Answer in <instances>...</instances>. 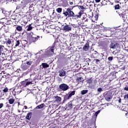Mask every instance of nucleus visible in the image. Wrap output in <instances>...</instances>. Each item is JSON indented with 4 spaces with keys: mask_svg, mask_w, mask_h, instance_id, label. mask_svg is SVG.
Segmentation results:
<instances>
[{
    "mask_svg": "<svg viewBox=\"0 0 128 128\" xmlns=\"http://www.w3.org/2000/svg\"><path fill=\"white\" fill-rule=\"evenodd\" d=\"M84 14L82 11L78 12V15H75L72 9L68 8L66 9V11L63 12V14H64V16H67V18H72L74 20H75L76 18H80L82 15Z\"/></svg>",
    "mask_w": 128,
    "mask_h": 128,
    "instance_id": "obj_1",
    "label": "nucleus"
},
{
    "mask_svg": "<svg viewBox=\"0 0 128 128\" xmlns=\"http://www.w3.org/2000/svg\"><path fill=\"white\" fill-rule=\"evenodd\" d=\"M54 50H56V46L53 44L51 47H48L45 51V54L47 56H50L54 54Z\"/></svg>",
    "mask_w": 128,
    "mask_h": 128,
    "instance_id": "obj_2",
    "label": "nucleus"
},
{
    "mask_svg": "<svg viewBox=\"0 0 128 128\" xmlns=\"http://www.w3.org/2000/svg\"><path fill=\"white\" fill-rule=\"evenodd\" d=\"M58 88L60 92H66L70 88V86L67 84L62 83L59 85Z\"/></svg>",
    "mask_w": 128,
    "mask_h": 128,
    "instance_id": "obj_3",
    "label": "nucleus"
},
{
    "mask_svg": "<svg viewBox=\"0 0 128 128\" xmlns=\"http://www.w3.org/2000/svg\"><path fill=\"white\" fill-rule=\"evenodd\" d=\"M42 36L33 34L32 36L31 40L33 42H37L38 40H42Z\"/></svg>",
    "mask_w": 128,
    "mask_h": 128,
    "instance_id": "obj_4",
    "label": "nucleus"
},
{
    "mask_svg": "<svg viewBox=\"0 0 128 128\" xmlns=\"http://www.w3.org/2000/svg\"><path fill=\"white\" fill-rule=\"evenodd\" d=\"M34 61L35 60L34 59L30 60H28V59H26L24 61V62L25 63L28 68H30L32 64H34Z\"/></svg>",
    "mask_w": 128,
    "mask_h": 128,
    "instance_id": "obj_5",
    "label": "nucleus"
},
{
    "mask_svg": "<svg viewBox=\"0 0 128 128\" xmlns=\"http://www.w3.org/2000/svg\"><path fill=\"white\" fill-rule=\"evenodd\" d=\"M64 32H70V30H72V26L66 24L63 26L62 28Z\"/></svg>",
    "mask_w": 128,
    "mask_h": 128,
    "instance_id": "obj_6",
    "label": "nucleus"
},
{
    "mask_svg": "<svg viewBox=\"0 0 128 128\" xmlns=\"http://www.w3.org/2000/svg\"><path fill=\"white\" fill-rule=\"evenodd\" d=\"M59 76L63 78V76H66V72L64 69H62L58 71Z\"/></svg>",
    "mask_w": 128,
    "mask_h": 128,
    "instance_id": "obj_7",
    "label": "nucleus"
},
{
    "mask_svg": "<svg viewBox=\"0 0 128 128\" xmlns=\"http://www.w3.org/2000/svg\"><path fill=\"white\" fill-rule=\"evenodd\" d=\"M14 48H18V46H22V40L16 39L15 41L14 44Z\"/></svg>",
    "mask_w": 128,
    "mask_h": 128,
    "instance_id": "obj_8",
    "label": "nucleus"
},
{
    "mask_svg": "<svg viewBox=\"0 0 128 128\" xmlns=\"http://www.w3.org/2000/svg\"><path fill=\"white\" fill-rule=\"evenodd\" d=\"M14 40L10 39H8L7 42H6V46L8 48H12V46H14Z\"/></svg>",
    "mask_w": 128,
    "mask_h": 128,
    "instance_id": "obj_9",
    "label": "nucleus"
},
{
    "mask_svg": "<svg viewBox=\"0 0 128 128\" xmlns=\"http://www.w3.org/2000/svg\"><path fill=\"white\" fill-rule=\"evenodd\" d=\"M118 46L120 44L118 43H112L110 46V48L116 49L118 48Z\"/></svg>",
    "mask_w": 128,
    "mask_h": 128,
    "instance_id": "obj_10",
    "label": "nucleus"
},
{
    "mask_svg": "<svg viewBox=\"0 0 128 128\" xmlns=\"http://www.w3.org/2000/svg\"><path fill=\"white\" fill-rule=\"evenodd\" d=\"M90 50V44H88V42L84 45L83 47V50H84V52H88V50Z\"/></svg>",
    "mask_w": 128,
    "mask_h": 128,
    "instance_id": "obj_11",
    "label": "nucleus"
},
{
    "mask_svg": "<svg viewBox=\"0 0 128 128\" xmlns=\"http://www.w3.org/2000/svg\"><path fill=\"white\" fill-rule=\"evenodd\" d=\"M28 68V65H26L25 62H24V64H22L21 65V70H26Z\"/></svg>",
    "mask_w": 128,
    "mask_h": 128,
    "instance_id": "obj_12",
    "label": "nucleus"
},
{
    "mask_svg": "<svg viewBox=\"0 0 128 128\" xmlns=\"http://www.w3.org/2000/svg\"><path fill=\"white\" fill-rule=\"evenodd\" d=\"M14 90L15 92H16L18 94H20V92H22V88H20V87H18V86L15 88Z\"/></svg>",
    "mask_w": 128,
    "mask_h": 128,
    "instance_id": "obj_13",
    "label": "nucleus"
},
{
    "mask_svg": "<svg viewBox=\"0 0 128 128\" xmlns=\"http://www.w3.org/2000/svg\"><path fill=\"white\" fill-rule=\"evenodd\" d=\"M30 84H32V79H26V86H30Z\"/></svg>",
    "mask_w": 128,
    "mask_h": 128,
    "instance_id": "obj_14",
    "label": "nucleus"
},
{
    "mask_svg": "<svg viewBox=\"0 0 128 128\" xmlns=\"http://www.w3.org/2000/svg\"><path fill=\"white\" fill-rule=\"evenodd\" d=\"M76 94V91L75 90H73L72 92H69L67 94H68V96H69V98H72V96H74V94Z\"/></svg>",
    "mask_w": 128,
    "mask_h": 128,
    "instance_id": "obj_15",
    "label": "nucleus"
},
{
    "mask_svg": "<svg viewBox=\"0 0 128 128\" xmlns=\"http://www.w3.org/2000/svg\"><path fill=\"white\" fill-rule=\"evenodd\" d=\"M66 106L67 108H72V102H68V104H66Z\"/></svg>",
    "mask_w": 128,
    "mask_h": 128,
    "instance_id": "obj_16",
    "label": "nucleus"
},
{
    "mask_svg": "<svg viewBox=\"0 0 128 128\" xmlns=\"http://www.w3.org/2000/svg\"><path fill=\"white\" fill-rule=\"evenodd\" d=\"M16 30L18 32H22V26L16 25Z\"/></svg>",
    "mask_w": 128,
    "mask_h": 128,
    "instance_id": "obj_17",
    "label": "nucleus"
},
{
    "mask_svg": "<svg viewBox=\"0 0 128 128\" xmlns=\"http://www.w3.org/2000/svg\"><path fill=\"white\" fill-rule=\"evenodd\" d=\"M2 28L4 32H10V28H8V26H4L2 27Z\"/></svg>",
    "mask_w": 128,
    "mask_h": 128,
    "instance_id": "obj_18",
    "label": "nucleus"
},
{
    "mask_svg": "<svg viewBox=\"0 0 128 128\" xmlns=\"http://www.w3.org/2000/svg\"><path fill=\"white\" fill-rule=\"evenodd\" d=\"M55 102H57L58 104H60V102H62V98L58 96H56L55 97Z\"/></svg>",
    "mask_w": 128,
    "mask_h": 128,
    "instance_id": "obj_19",
    "label": "nucleus"
},
{
    "mask_svg": "<svg viewBox=\"0 0 128 128\" xmlns=\"http://www.w3.org/2000/svg\"><path fill=\"white\" fill-rule=\"evenodd\" d=\"M32 112H28L26 117V118L27 120H30V118H32Z\"/></svg>",
    "mask_w": 128,
    "mask_h": 128,
    "instance_id": "obj_20",
    "label": "nucleus"
},
{
    "mask_svg": "<svg viewBox=\"0 0 128 128\" xmlns=\"http://www.w3.org/2000/svg\"><path fill=\"white\" fill-rule=\"evenodd\" d=\"M40 66H42L43 68H47L50 66V65L46 63H42Z\"/></svg>",
    "mask_w": 128,
    "mask_h": 128,
    "instance_id": "obj_21",
    "label": "nucleus"
},
{
    "mask_svg": "<svg viewBox=\"0 0 128 128\" xmlns=\"http://www.w3.org/2000/svg\"><path fill=\"white\" fill-rule=\"evenodd\" d=\"M16 8V10H20H20H22V9L24 8V6H22V4H19L18 5Z\"/></svg>",
    "mask_w": 128,
    "mask_h": 128,
    "instance_id": "obj_22",
    "label": "nucleus"
},
{
    "mask_svg": "<svg viewBox=\"0 0 128 128\" xmlns=\"http://www.w3.org/2000/svg\"><path fill=\"white\" fill-rule=\"evenodd\" d=\"M70 98L68 94L64 96L63 102H66V100H70Z\"/></svg>",
    "mask_w": 128,
    "mask_h": 128,
    "instance_id": "obj_23",
    "label": "nucleus"
},
{
    "mask_svg": "<svg viewBox=\"0 0 128 128\" xmlns=\"http://www.w3.org/2000/svg\"><path fill=\"white\" fill-rule=\"evenodd\" d=\"M4 46L2 45H0V56H2V54L4 52Z\"/></svg>",
    "mask_w": 128,
    "mask_h": 128,
    "instance_id": "obj_24",
    "label": "nucleus"
},
{
    "mask_svg": "<svg viewBox=\"0 0 128 128\" xmlns=\"http://www.w3.org/2000/svg\"><path fill=\"white\" fill-rule=\"evenodd\" d=\"M26 56H24L25 58H30V56H32V53H30V52H26Z\"/></svg>",
    "mask_w": 128,
    "mask_h": 128,
    "instance_id": "obj_25",
    "label": "nucleus"
},
{
    "mask_svg": "<svg viewBox=\"0 0 128 128\" xmlns=\"http://www.w3.org/2000/svg\"><path fill=\"white\" fill-rule=\"evenodd\" d=\"M44 104H42L36 107V108H37V110H40V108H44Z\"/></svg>",
    "mask_w": 128,
    "mask_h": 128,
    "instance_id": "obj_26",
    "label": "nucleus"
},
{
    "mask_svg": "<svg viewBox=\"0 0 128 128\" xmlns=\"http://www.w3.org/2000/svg\"><path fill=\"white\" fill-rule=\"evenodd\" d=\"M14 102V98H11L8 100V103L10 104H12Z\"/></svg>",
    "mask_w": 128,
    "mask_h": 128,
    "instance_id": "obj_27",
    "label": "nucleus"
},
{
    "mask_svg": "<svg viewBox=\"0 0 128 128\" xmlns=\"http://www.w3.org/2000/svg\"><path fill=\"white\" fill-rule=\"evenodd\" d=\"M32 30V26L31 24H30L29 26H28V28L26 29V30L30 32V30Z\"/></svg>",
    "mask_w": 128,
    "mask_h": 128,
    "instance_id": "obj_28",
    "label": "nucleus"
},
{
    "mask_svg": "<svg viewBox=\"0 0 128 128\" xmlns=\"http://www.w3.org/2000/svg\"><path fill=\"white\" fill-rule=\"evenodd\" d=\"M56 11L57 12H58V14H60V12H62V8H58L56 10Z\"/></svg>",
    "mask_w": 128,
    "mask_h": 128,
    "instance_id": "obj_29",
    "label": "nucleus"
},
{
    "mask_svg": "<svg viewBox=\"0 0 128 128\" xmlns=\"http://www.w3.org/2000/svg\"><path fill=\"white\" fill-rule=\"evenodd\" d=\"M2 58H4V60H6V54L5 53L2 52Z\"/></svg>",
    "mask_w": 128,
    "mask_h": 128,
    "instance_id": "obj_30",
    "label": "nucleus"
},
{
    "mask_svg": "<svg viewBox=\"0 0 128 128\" xmlns=\"http://www.w3.org/2000/svg\"><path fill=\"white\" fill-rule=\"evenodd\" d=\"M88 90H82L81 91V94H88Z\"/></svg>",
    "mask_w": 128,
    "mask_h": 128,
    "instance_id": "obj_31",
    "label": "nucleus"
},
{
    "mask_svg": "<svg viewBox=\"0 0 128 128\" xmlns=\"http://www.w3.org/2000/svg\"><path fill=\"white\" fill-rule=\"evenodd\" d=\"M103 90H104L102 88H99L97 90V92H98V94H100V92H103Z\"/></svg>",
    "mask_w": 128,
    "mask_h": 128,
    "instance_id": "obj_32",
    "label": "nucleus"
},
{
    "mask_svg": "<svg viewBox=\"0 0 128 128\" xmlns=\"http://www.w3.org/2000/svg\"><path fill=\"white\" fill-rule=\"evenodd\" d=\"M2 90L3 92H8V87H5Z\"/></svg>",
    "mask_w": 128,
    "mask_h": 128,
    "instance_id": "obj_33",
    "label": "nucleus"
},
{
    "mask_svg": "<svg viewBox=\"0 0 128 128\" xmlns=\"http://www.w3.org/2000/svg\"><path fill=\"white\" fill-rule=\"evenodd\" d=\"M94 62H96V64H98L100 62V60L98 59H94Z\"/></svg>",
    "mask_w": 128,
    "mask_h": 128,
    "instance_id": "obj_34",
    "label": "nucleus"
},
{
    "mask_svg": "<svg viewBox=\"0 0 128 128\" xmlns=\"http://www.w3.org/2000/svg\"><path fill=\"white\" fill-rule=\"evenodd\" d=\"M26 80L24 81L21 82H20L21 86H24L26 87Z\"/></svg>",
    "mask_w": 128,
    "mask_h": 128,
    "instance_id": "obj_35",
    "label": "nucleus"
},
{
    "mask_svg": "<svg viewBox=\"0 0 128 128\" xmlns=\"http://www.w3.org/2000/svg\"><path fill=\"white\" fill-rule=\"evenodd\" d=\"M92 78H90L87 80L86 82L88 84H92Z\"/></svg>",
    "mask_w": 128,
    "mask_h": 128,
    "instance_id": "obj_36",
    "label": "nucleus"
},
{
    "mask_svg": "<svg viewBox=\"0 0 128 128\" xmlns=\"http://www.w3.org/2000/svg\"><path fill=\"white\" fill-rule=\"evenodd\" d=\"M76 80H77L78 82H82V77L78 78H76Z\"/></svg>",
    "mask_w": 128,
    "mask_h": 128,
    "instance_id": "obj_37",
    "label": "nucleus"
},
{
    "mask_svg": "<svg viewBox=\"0 0 128 128\" xmlns=\"http://www.w3.org/2000/svg\"><path fill=\"white\" fill-rule=\"evenodd\" d=\"M16 16L13 15L12 16L10 17V20H16Z\"/></svg>",
    "mask_w": 128,
    "mask_h": 128,
    "instance_id": "obj_38",
    "label": "nucleus"
},
{
    "mask_svg": "<svg viewBox=\"0 0 128 128\" xmlns=\"http://www.w3.org/2000/svg\"><path fill=\"white\" fill-rule=\"evenodd\" d=\"M115 10H120V4H118L114 6Z\"/></svg>",
    "mask_w": 128,
    "mask_h": 128,
    "instance_id": "obj_39",
    "label": "nucleus"
},
{
    "mask_svg": "<svg viewBox=\"0 0 128 128\" xmlns=\"http://www.w3.org/2000/svg\"><path fill=\"white\" fill-rule=\"evenodd\" d=\"M108 60H109V62H112V60H114V57H112V56L108 57Z\"/></svg>",
    "mask_w": 128,
    "mask_h": 128,
    "instance_id": "obj_40",
    "label": "nucleus"
},
{
    "mask_svg": "<svg viewBox=\"0 0 128 128\" xmlns=\"http://www.w3.org/2000/svg\"><path fill=\"white\" fill-rule=\"evenodd\" d=\"M100 110H98L96 112L94 116H98V114H100Z\"/></svg>",
    "mask_w": 128,
    "mask_h": 128,
    "instance_id": "obj_41",
    "label": "nucleus"
},
{
    "mask_svg": "<svg viewBox=\"0 0 128 128\" xmlns=\"http://www.w3.org/2000/svg\"><path fill=\"white\" fill-rule=\"evenodd\" d=\"M4 96V92H2V91L0 90V98Z\"/></svg>",
    "mask_w": 128,
    "mask_h": 128,
    "instance_id": "obj_42",
    "label": "nucleus"
},
{
    "mask_svg": "<svg viewBox=\"0 0 128 128\" xmlns=\"http://www.w3.org/2000/svg\"><path fill=\"white\" fill-rule=\"evenodd\" d=\"M30 72V70H28L26 72H24L23 74L24 76H26V74H28Z\"/></svg>",
    "mask_w": 128,
    "mask_h": 128,
    "instance_id": "obj_43",
    "label": "nucleus"
},
{
    "mask_svg": "<svg viewBox=\"0 0 128 128\" xmlns=\"http://www.w3.org/2000/svg\"><path fill=\"white\" fill-rule=\"evenodd\" d=\"M8 66H10V64L8 63L4 64V66H5L6 68H8Z\"/></svg>",
    "mask_w": 128,
    "mask_h": 128,
    "instance_id": "obj_44",
    "label": "nucleus"
},
{
    "mask_svg": "<svg viewBox=\"0 0 128 128\" xmlns=\"http://www.w3.org/2000/svg\"><path fill=\"white\" fill-rule=\"evenodd\" d=\"M124 100H128V94L124 95Z\"/></svg>",
    "mask_w": 128,
    "mask_h": 128,
    "instance_id": "obj_45",
    "label": "nucleus"
},
{
    "mask_svg": "<svg viewBox=\"0 0 128 128\" xmlns=\"http://www.w3.org/2000/svg\"><path fill=\"white\" fill-rule=\"evenodd\" d=\"M32 6H34V4H31L30 6V7H29V8H30V10H32V9H30V8H32Z\"/></svg>",
    "mask_w": 128,
    "mask_h": 128,
    "instance_id": "obj_46",
    "label": "nucleus"
},
{
    "mask_svg": "<svg viewBox=\"0 0 128 128\" xmlns=\"http://www.w3.org/2000/svg\"><path fill=\"white\" fill-rule=\"evenodd\" d=\"M2 13L4 14H6V10H4V9H2Z\"/></svg>",
    "mask_w": 128,
    "mask_h": 128,
    "instance_id": "obj_47",
    "label": "nucleus"
},
{
    "mask_svg": "<svg viewBox=\"0 0 128 128\" xmlns=\"http://www.w3.org/2000/svg\"><path fill=\"white\" fill-rule=\"evenodd\" d=\"M4 107V104L2 103H0V108H2Z\"/></svg>",
    "mask_w": 128,
    "mask_h": 128,
    "instance_id": "obj_48",
    "label": "nucleus"
},
{
    "mask_svg": "<svg viewBox=\"0 0 128 128\" xmlns=\"http://www.w3.org/2000/svg\"><path fill=\"white\" fill-rule=\"evenodd\" d=\"M57 80H58V82H62V78H60V77H58L57 78Z\"/></svg>",
    "mask_w": 128,
    "mask_h": 128,
    "instance_id": "obj_49",
    "label": "nucleus"
},
{
    "mask_svg": "<svg viewBox=\"0 0 128 128\" xmlns=\"http://www.w3.org/2000/svg\"><path fill=\"white\" fill-rule=\"evenodd\" d=\"M124 90H128V86H126L125 88H124Z\"/></svg>",
    "mask_w": 128,
    "mask_h": 128,
    "instance_id": "obj_50",
    "label": "nucleus"
},
{
    "mask_svg": "<svg viewBox=\"0 0 128 128\" xmlns=\"http://www.w3.org/2000/svg\"><path fill=\"white\" fill-rule=\"evenodd\" d=\"M79 6L80 7V8H81L82 10H84V6Z\"/></svg>",
    "mask_w": 128,
    "mask_h": 128,
    "instance_id": "obj_51",
    "label": "nucleus"
},
{
    "mask_svg": "<svg viewBox=\"0 0 128 128\" xmlns=\"http://www.w3.org/2000/svg\"><path fill=\"white\" fill-rule=\"evenodd\" d=\"M105 98L107 100H110V98H112L110 97H106Z\"/></svg>",
    "mask_w": 128,
    "mask_h": 128,
    "instance_id": "obj_52",
    "label": "nucleus"
},
{
    "mask_svg": "<svg viewBox=\"0 0 128 128\" xmlns=\"http://www.w3.org/2000/svg\"><path fill=\"white\" fill-rule=\"evenodd\" d=\"M95 53L93 54H96V56H98V52L96 51H94Z\"/></svg>",
    "mask_w": 128,
    "mask_h": 128,
    "instance_id": "obj_53",
    "label": "nucleus"
},
{
    "mask_svg": "<svg viewBox=\"0 0 128 128\" xmlns=\"http://www.w3.org/2000/svg\"><path fill=\"white\" fill-rule=\"evenodd\" d=\"M23 42H24L25 43V44H28V41L24 40H23Z\"/></svg>",
    "mask_w": 128,
    "mask_h": 128,
    "instance_id": "obj_54",
    "label": "nucleus"
},
{
    "mask_svg": "<svg viewBox=\"0 0 128 128\" xmlns=\"http://www.w3.org/2000/svg\"><path fill=\"white\" fill-rule=\"evenodd\" d=\"M96 2H100V0H95Z\"/></svg>",
    "mask_w": 128,
    "mask_h": 128,
    "instance_id": "obj_55",
    "label": "nucleus"
},
{
    "mask_svg": "<svg viewBox=\"0 0 128 128\" xmlns=\"http://www.w3.org/2000/svg\"><path fill=\"white\" fill-rule=\"evenodd\" d=\"M1 60H0V68H2V62H0Z\"/></svg>",
    "mask_w": 128,
    "mask_h": 128,
    "instance_id": "obj_56",
    "label": "nucleus"
},
{
    "mask_svg": "<svg viewBox=\"0 0 128 128\" xmlns=\"http://www.w3.org/2000/svg\"><path fill=\"white\" fill-rule=\"evenodd\" d=\"M122 102V99H119L118 102Z\"/></svg>",
    "mask_w": 128,
    "mask_h": 128,
    "instance_id": "obj_57",
    "label": "nucleus"
},
{
    "mask_svg": "<svg viewBox=\"0 0 128 128\" xmlns=\"http://www.w3.org/2000/svg\"><path fill=\"white\" fill-rule=\"evenodd\" d=\"M70 5L74 4V2H70Z\"/></svg>",
    "mask_w": 128,
    "mask_h": 128,
    "instance_id": "obj_58",
    "label": "nucleus"
},
{
    "mask_svg": "<svg viewBox=\"0 0 128 128\" xmlns=\"http://www.w3.org/2000/svg\"><path fill=\"white\" fill-rule=\"evenodd\" d=\"M38 54H40V52H39L36 53V56H38Z\"/></svg>",
    "mask_w": 128,
    "mask_h": 128,
    "instance_id": "obj_59",
    "label": "nucleus"
},
{
    "mask_svg": "<svg viewBox=\"0 0 128 128\" xmlns=\"http://www.w3.org/2000/svg\"><path fill=\"white\" fill-rule=\"evenodd\" d=\"M25 108H28V107L26 106H24Z\"/></svg>",
    "mask_w": 128,
    "mask_h": 128,
    "instance_id": "obj_60",
    "label": "nucleus"
}]
</instances>
